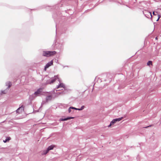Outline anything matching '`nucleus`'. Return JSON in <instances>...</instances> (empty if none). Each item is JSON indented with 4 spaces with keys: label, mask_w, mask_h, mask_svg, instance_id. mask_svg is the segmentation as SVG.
<instances>
[{
    "label": "nucleus",
    "mask_w": 161,
    "mask_h": 161,
    "mask_svg": "<svg viewBox=\"0 0 161 161\" xmlns=\"http://www.w3.org/2000/svg\"><path fill=\"white\" fill-rule=\"evenodd\" d=\"M84 106H82L80 108H79V111H80L82 110L83 109H84Z\"/></svg>",
    "instance_id": "a211bd4d"
},
{
    "label": "nucleus",
    "mask_w": 161,
    "mask_h": 161,
    "mask_svg": "<svg viewBox=\"0 0 161 161\" xmlns=\"http://www.w3.org/2000/svg\"><path fill=\"white\" fill-rule=\"evenodd\" d=\"M72 108V106L70 107L68 109V112L69 113H70L71 112V109H72V108Z\"/></svg>",
    "instance_id": "f3484780"
},
{
    "label": "nucleus",
    "mask_w": 161,
    "mask_h": 161,
    "mask_svg": "<svg viewBox=\"0 0 161 161\" xmlns=\"http://www.w3.org/2000/svg\"><path fill=\"white\" fill-rule=\"evenodd\" d=\"M123 117H122L121 118L114 119L112 121V123H113L114 124L116 122H118L121 120L123 119Z\"/></svg>",
    "instance_id": "0eeeda50"
},
{
    "label": "nucleus",
    "mask_w": 161,
    "mask_h": 161,
    "mask_svg": "<svg viewBox=\"0 0 161 161\" xmlns=\"http://www.w3.org/2000/svg\"><path fill=\"white\" fill-rule=\"evenodd\" d=\"M53 17L54 18V15H53Z\"/></svg>",
    "instance_id": "7c9ffc66"
},
{
    "label": "nucleus",
    "mask_w": 161,
    "mask_h": 161,
    "mask_svg": "<svg viewBox=\"0 0 161 161\" xmlns=\"http://www.w3.org/2000/svg\"><path fill=\"white\" fill-rule=\"evenodd\" d=\"M158 14V18L160 19L161 17V15L160 14Z\"/></svg>",
    "instance_id": "5701e85b"
},
{
    "label": "nucleus",
    "mask_w": 161,
    "mask_h": 161,
    "mask_svg": "<svg viewBox=\"0 0 161 161\" xmlns=\"http://www.w3.org/2000/svg\"><path fill=\"white\" fill-rule=\"evenodd\" d=\"M150 14H151V17H152V14H151V13H150Z\"/></svg>",
    "instance_id": "473e14b6"
},
{
    "label": "nucleus",
    "mask_w": 161,
    "mask_h": 161,
    "mask_svg": "<svg viewBox=\"0 0 161 161\" xmlns=\"http://www.w3.org/2000/svg\"><path fill=\"white\" fill-rule=\"evenodd\" d=\"M75 118L74 117H68L66 118H64V121H66L67 120H69L71 119H73Z\"/></svg>",
    "instance_id": "9d476101"
},
{
    "label": "nucleus",
    "mask_w": 161,
    "mask_h": 161,
    "mask_svg": "<svg viewBox=\"0 0 161 161\" xmlns=\"http://www.w3.org/2000/svg\"><path fill=\"white\" fill-rule=\"evenodd\" d=\"M41 92V88H39L32 95L30 96V98L31 100H33L36 97L38 96L40 93Z\"/></svg>",
    "instance_id": "f03ea898"
},
{
    "label": "nucleus",
    "mask_w": 161,
    "mask_h": 161,
    "mask_svg": "<svg viewBox=\"0 0 161 161\" xmlns=\"http://www.w3.org/2000/svg\"><path fill=\"white\" fill-rule=\"evenodd\" d=\"M153 63L152 61L151 60H149L147 63V65L148 66H150V65H152Z\"/></svg>",
    "instance_id": "4468645a"
},
{
    "label": "nucleus",
    "mask_w": 161,
    "mask_h": 161,
    "mask_svg": "<svg viewBox=\"0 0 161 161\" xmlns=\"http://www.w3.org/2000/svg\"><path fill=\"white\" fill-rule=\"evenodd\" d=\"M153 14L154 15H156L158 14V12L157 11H153Z\"/></svg>",
    "instance_id": "dca6fc26"
},
{
    "label": "nucleus",
    "mask_w": 161,
    "mask_h": 161,
    "mask_svg": "<svg viewBox=\"0 0 161 161\" xmlns=\"http://www.w3.org/2000/svg\"><path fill=\"white\" fill-rule=\"evenodd\" d=\"M155 39H156V40H157V39H158V37H155Z\"/></svg>",
    "instance_id": "cd10ccee"
},
{
    "label": "nucleus",
    "mask_w": 161,
    "mask_h": 161,
    "mask_svg": "<svg viewBox=\"0 0 161 161\" xmlns=\"http://www.w3.org/2000/svg\"><path fill=\"white\" fill-rule=\"evenodd\" d=\"M114 124L113 123H112V121L110 122V124L108 126V127H110L111 125H113Z\"/></svg>",
    "instance_id": "aec40b11"
},
{
    "label": "nucleus",
    "mask_w": 161,
    "mask_h": 161,
    "mask_svg": "<svg viewBox=\"0 0 161 161\" xmlns=\"http://www.w3.org/2000/svg\"><path fill=\"white\" fill-rule=\"evenodd\" d=\"M153 125H149L148 126H146V127H144V128H147L149 127H151Z\"/></svg>",
    "instance_id": "4be33fe9"
},
{
    "label": "nucleus",
    "mask_w": 161,
    "mask_h": 161,
    "mask_svg": "<svg viewBox=\"0 0 161 161\" xmlns=\"http://www.w3.org/2000/svg\"><path fill=\"white\" fill-rule=\"evenodd\" d=\"M53 60H51L50 62L47 63L44 66V70L46 71L47 68H48L50 66L53 65Z\"/></svg>",
    "instance_id": "423d86ee"
},
{
    "label": "nucleus",
    "mask_w": 161,
    "mask_h": 161,
    "mask_svg": "<svg viewBox=\"0 0 161 161\" xmlns=\"http://www.w3.org/2000/svg\"><path fill=\"white\" fill-rule=\"evenodd\" d=\"M54 147V146L53 145H51L49 146L47 148V149L49 151L50 150H52L53 149Z\"/></svg>",
    "instance_id": "9b49d317"
},
{
    "label": "nucleus",
    "mask_w": 161,
    "mask_h": 161,
    "mask_svg": "<svg viewBox=\"0 0 161 161\" xmlns=\"http://www.w3.org/2000/svg\"><path fill=\"white\" fill-rule=\"evenodd\" d=\"M59 120L61 121H64V118H60V119H59Z\"/></svg>",
    "instance_id": "412c9836"
},
{
    "label": "nucleus",
    "mask_w": 161,
    "mask_h": 161,
    "mask_svg": "<svg viewBox=\"0 0 161 161\" xmlns=\"http://www.w3.org/2000/svg\"><path fill=\"white\" fill-rule=\"evenodd\" d=\"M53 97L51 95H48L46 96V102H48L51 101Z\"/></svg>",
    "instance_id": "1a4fd4ad"
},
{
    "label": "nucleus",
    "mask_w": 161,
    "mask_h": 161,
    "mask_svg": "<svg viewBox=\"0 0 161 161\" xmlns=\"http://www.w3.org/2000/svg\"><path fill=\"white\" fill-rule=\"evenodd\" d=\"M6 86H8V87L4 90L1 91V94H6L9 88L11 87L12 85V84L10 81H7L5 83Z\"/></svg>",
    "instance_id": "7ed1b4c3"
},
{
    "label": "nucleus",
    "mask_w": 161,
    "mask_h": 161,
    "mask_svg": "<svg viewBox=\"0 0 161 161\" xmlns=\"http://www.w3.org/2000/svg\"><path fill=\"white\" fill-rule=\"evenodd\" d=\"M58 86H60V87H62L65 89V85L64 83H60V84L58 85Z\"/></svg>",
    "instance_id": "f8f14e48"
},
{
    "label": "nucleus",
    "mask_w": 161,
    "mask_h": 161,
    "mask_svg": "<svg viewBox=\"0 0 161 161\" xmlns=\"http://www.w3.org/2000/svg\"><path fill=\"white\" fill-rule=\"evenodd\" d=\"M56 48L59 51V52H62L64 50V47L63 44L59 43L56 44Z\"/></svg>",
    "instance_id": "39448f33"
},
{
    "label": "nucleus",
    "mask_w": 161,
    "mask_h": 161,
    "mask_svg": "<svg viewBox=\"0 0 161 161\" xmlns=\"http://www.w3.org/2000/svg\"><path fill=\"white\" fill-rule=\"evenodd\" d=\"M57 93L60 94H61V93L60 92H58V93Z\"/></svg>",
    "instance_id": "c85d7f7f"
},
{
    "label": "nucleus",
    "mask_w": 161,
    "mask_h": 161,
    "mask_svg": "<svg viewBox=\"0 0 161 161\" xmlns=\"http://www.w3.org/2000/svg\"><path fill=\"white\" fill-rule=\"evenodd\" d=\"M57 79L59 81V79L58 78V75H55L53 77H52L50 79L47 80V84H51L55 82Z\"/></svg>",
    "instance_id": "20e7f679"
},
{
    "label": "nucleus",
    "mask_w": 161,
    "mask_h": 161,
    "mask_svg": "<svg viewBox=\"0 0 161 161\" xmlns=\"http://www.w3.org/2000/svg\"><path fill=\"white\" fill-rule=\"evenodd\" d=\"M54 19V21H55V19Z\"/></svg>",
    "instance_id": "72a5a7b5"
},
{
    "label": "nucleus",
    "mask_w": 161,
    "mask_h": 161,
    "mask_svg": "<svg viewBox=\"0 0 161 161\" xmlns=\"http://www.w3.org/2000/svg\"><path fill=\"white\" fill-rule=\"evenodd\" d=\"M10 139H11V138L10 137H8L6 138V139L5 140H3V142L4 143L6 142L9 141L10 140Z\"/></svg>",
    "instance_id": "ddd939ff"
},
{
    "label": "nucleus",
    "mask_w": 161,
    "mask_h": 161,
    "mask_svg": "<svg viewBox=\"0 0 161 161\" xmlns=\"http://www.w3.org/2000/svg\"><path fill=\"white\" fill-rule=\"evenodd\" d=\"M159 19H159V18H158V19H157V20H156V21H158L159 20Z\"/></svg>",
    "instance_id": "bb28decb"
},
{
    "label": "nucleus",
    "mask_w": 161,
    "mask_h": 161,
    "mask_svg": "<svg viewBox=\"0 0 161 161\" xmlns=\"http://www.w3.org/2000/svg\"><path fill=\"white\" fill-rule=\"evenodd\" d=\"M56 88H57V89H58V88H60V86H58V85H57V86H56Z\"/></svg>",
    "instance_id": "393cba45"
},
{
    "label": "nucleus",
    "mask_w": 161,
    "mask_h": 161,
    "mask_svg": "<svg viewBox=\"0 0 161 161\" xmlns=\"http://www.w3.org/2000/svg\"><path fill=\"white\" fill-rule=\"evenodd\" d=\"M49 151L47 149L46 150H44L43 152V154L44 155H45L47 154Z\"/></svg>",
    "instance_id": "2eb2a0df"
},
{
    "label": "nucleus",
    "mask_w": 161,
    "mask_h": 161,
    "mask_svg": "<svg viewBox=\"0 0 161 161\" xmlns=\"http://www.w3.org/2000/svg\"><path fill=\"white\" fill-rule=\"evenodd\" d=\"M72 108V109H75V110H79V108H75L74 107H72V108Z\"/></svg>",
    "instance_id": "6ab92c4d"
},
{
    "label": "nucleus",
    "mask_w": 161,
    "mask_h": 161,
    "mask_svg": "<svg viewBox=\"0 0 161 161\" xmlns=\"http://www.w3.org/2000/svg\"><path fill=\"white\" fill-rule=\"evenodd\" d=\"M97 4H96L95 5V6H94V7H95L96 6H97Z\"/></svg>",
    "instance_id": "c756f323"
},
{
    "label": "nucleus",
    "mask_w": 161,
    "mask_h": 161,
    "mask_svg": "<svg viewBox=\"0 0 161 161\" xmlns=\"http://www.w3.org/2000/svg\"><path fill=\"white\" fill-rule=\"evenodd\" d=\"M93 0H89V1H92Z\"/></svg>",
    "instance_id": "2f4dec72"
},
{
    "label": "nucleus",
    "mask_w": 161,
    "mask_h": 161,
    "mask_svg": "<svg viewBox=\"0 0 161 161\" xmlns=\"http://www.w3.org/2000/svg\"><path fill=\"white\" fill-rule=\"evenodd\" d=\"M57 52L55 51H43L42 55L43 56L48 57L54 55Z\"/></svg>",
    "instance_id": "f257e3e1"
},
{
    "label": "nucleus",
    "mask_w": 161,
    "mask_h": 161,
    "mask_svg": "<svg viewBox=\"0 0 161 161\" xmlns=\"http://www.w3.org/2000/svg\"><path fill=\"white\" fill-rule=\"evenodd\" d=\"M24 109V107L23 105H22L20 107H19L16 110V112L18 113H20L21 112L22 110H23Z\"/></svg>",
    "instance_id": "6e6552de"
},
{
    "label": "nucleus",
    "mask_w": 161,
    "mask_h": 161,
    "mask_svg": "<svg viewBox=\"0 0 161 161\" xmlns=\"http://www.w3.org/2000/svg\"><path fill=\"white\" fill-rule=\"evenodd\" d=\"M69 66H63V67L64 68L65 67H68Z\"/></svg>",
    "instance_id": "a878e982"
},
{
    "label": "nucleus",
    "mask_w": 161,
    "mask_h": 161,
    "mask_svg": "<svg viewBox=\"0 0 161 161\" xmlns=\"http://www.w3.org/2000/svg\"><path fill=\"white\" fill-rule=\"evenodd\" d=\"M47 103V102H46V101H42V104H44L45 103Z\"/></svg>",
    "instance_id": "b1692460"
}]
</instances>
